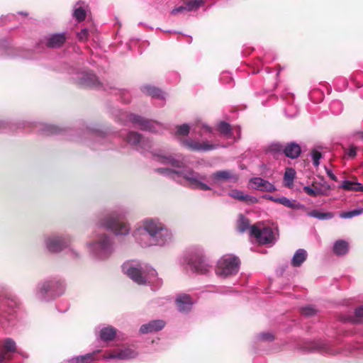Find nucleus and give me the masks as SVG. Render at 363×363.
I'll return each mask as SVG.
<instances>
[{"instance_id":"1","label":"nucleus","mask_w":363,"mask_h":363,"mask_svg":"<svg viewBox=\"0 0 363 363\" xmlns=\"http://www.w3.org/2000/svg\"><path fill=\"white\" fill-rule=\"evenodd\" d=\"M135 242L143 248L165 247L174 240L172 231L159 218H146L133 231Z\"/></svg>"},{"instance_id":"2","label":"nucleus","mask_w":363,"mask_h":363,"mask_svg":"<svg viewBox=\"0 0 363 363\" xmlns=\"http://www.w3.org/2000/svg\"><path fill=\"white\" fill-rule=\"evenodd\" d=\"M123 272L139 285L150 284L153 289L160 288L162 280L157 277L156 270L146 264L137 261H128L122 265Z\"/></svg>"},{"instance_id":"3","label":"nucleus","mask_w":363,"mask_h":363,"mask_svg":"<svg viewBox=\"0 0 363 363\" xmlns=\"http://www.w3.org/2000/svg\"><path fill=\"white\" fill-rule=\"evenodd\" d=\"M89 256L96 261L108 259L114 252V241L108 234L94 233L91 240L86 242Z\"/></svg>"},{"instance_id":"4","label":"nucleus","mask_w":363,"mask_h":363,"mask_svg":"<svg viewBox=\"0 0 363 363\" xmlns=\"http://www.w3.org/2000/svg\"><path fill=\"white\" fill-rule=\"evenodd\" d=\"M127 215L124 208L112 211L107 215L99 218L97 225L111 231L116 236H125L130 232V224L123 220Z\"/></svg>"},{"instance_id":"5","label":"nucleus","mask_w":363,"mask_h":363,"mask_svg":"<svg viewBox=\"0 0 363 363\" xmlns=\"http://www.w3.org/2000/svg\"><path fill=\"white\" fill-rule=\"evenodd\" d=\"M155 171L160 174L174 179L177 177H182L188 182L189 186L193 189L203 191L211 189V187L203 182V181L206 179V176L205 174H201L191 169H185L182 171H178L170 168L161 167L156 169Z\"/></svg>"},{"instance_id":"6","label":"nucleus","mask_w":363,"mask_h":363,"mask_svg":"<svg viewBox=\"0 0 363 363\" xmlns=\"http://www.w3.org/2000/svg\"><path fill=\"white\" fill-rule=\"evenodd\" d=\"M65 290V284L62 280L52 278L40 282L35 289L37 298L48 301L61 296Z\"/></svg>"},{"instance_id":"7","label":"nucleus","mask_w":363,"mask_h":363,"mask_svg":"<svg viewBox=\"0 0 363 363\" xmlns=\"http://www.w3.org/2000/svg\"><path fill=\"white\" fill-rule=\"evenodd\" d=\"M119 120L123 121L125 125L128 123H133L142 130H147L156 133L162 130V125L155 121H150L143 118L140 116L129 113L125 111L121 113Z\"/></svg>"},{"instance_id":"8","label":"nucleus","mask_w":363,"mask_h":363,"mask_svg":"<svg viewBox=\"0 0 363 363\" xmlns=\"http://www.w3.org/2000/svg\"><path fill=\"white\" fill-rule=\"evenodd\" d=\"M240 259L233 255H225L217 262L216 273L222 278H227L237 274L240 268Z\"/></svg>"},{"instance_id":"9","label":"nucleus","mask_w":363,"mask_h":363,"mask_svg":"<svg viewBox=\"0 0 363 363\" xmlns=\"http://www.w3.org/2000/svg\"><path fill=\"white\" fill-rule=\"evenodd\" d=\"M183 264H187L190 269L199 274L208 272L209 265L206 259L203 251L201 249L191 251L183 258Z\"/></svg>"},{"instance_id":"10","label":"nucleus","mask_w":363,"mask_h":363,"mask_svg":"<svg viewBox=\"0 0 363 363\" xmlns=\"http://www.w3.org/2000/svg\"><path fill=\"white\" fill-rule=\"evenodd\" d=\"M72 238L69 235H48L44 237V244L50 252H60L71 244Z\"/></svg>"},{"instance_id":"11","label":"nucleus","mask_w":363,"mask_h":363,"mask_svg":"<svg viewBox=\"0 0 363 363\" xmlns=\"http://www.w3.org/2000/svg\"><path fill=\"white\" fill-rule=\"evenodd\" d=\"M250 234L263 245L274 244L278 238L277 229L272 227H264L260 229L253 225L250 228Z\"/></svg>"},{"instance_id":"12","label":"nucleus","mask_w":363,"mask_h":363,"mask_svg":"<svg viewBox=\"0 0 363 363\" xmlns=\"http://www.w3.org/2000/svg\"><path fill=\"white\" fill-rule=\"evenodd\" d=\"M152 154L154 160L160 163L169 164L175 168H181L184 164V157L182 155L172 154L165 150H157Z\"/></svg>"},{"instance_id":"13","label":"nucleus","mask_w":363,"mask_h":363,"mask_svg":"<svg viewBox=\"0 0 363 363\" xmlns=\"http://www.w3.org/2000/svg\"><path fill=\"white\" fill-rule=\"evenodd\" d=\"M125 140L133 148L142 153L150 151L152 147V142L149 139L135 132H129Z\"/></svg>"},{"instance_id":"14","label":"nucleus","mask_w":363,"mask_h":363,"mask_svg":"<svg viewBox=\"0 0 363 363\" xmlns=\"http://www.w3.org/2000/svg\"><path fill=\"white\" fill-rule=\"evenodd\" d=\"M180 143L183 147L195 152H208L218 147V145L211 144L208 140L200 142L192 138L182 140Z\"/></svg>"},{"instance_id":"15","label":"nucleus","mask_w":363,"mask_h":363,"mask_svg":"<svg viewBox=\"0 0 363 363\" xmlns=\"http://www.w3.org/2000/svg\"><path fill=\"white\" fill-rule=\"evenodd\" d=\"M77 82L84 86L97 87L100 82L96 76L92 72H80L74 78Z\"/></svg>"},{"instance_id":"16","label":"nucleus","mask_w":363,"mask_h":363,"mask_svg":"<svg viewBox=\"0 0 363 363\" xmlns=\"http://www.w3.org/2000/svg\"><path fill=\"white\" fill-rule=\"evenodd\" d=\"M138 356V352L130 348V347H125L122 349H118L112 352H110L107 355L104 357L105 359H118L122 360L130 359L136 357Z\"/></svg>"},{"instance_id":"17","label":"nucleus","mask_w":363,"mask_h":363,"mask_svg":"<svg viewBox=\"0 0 363 363\" xmlns=\"http://www.w3.org/2000/svg\"><path fill=\"white\" fill-rule=\"evenodd\" d=\"M250 185L252 189L262 191L272 192L276 190V187L273 184L261 177L250 179Z\"/></svg>"},{"instance_id":"18","label":"nucleus","mask_w":363,"mask_h":363,"mask_svg":"<svg viewBox=\"0 0 363 363\" xmlns=\"http://www.w3.org/2000/svg\"><path fill=\"white\" fill-rule=\"evenodd\" d=\"M16 350V345L11 338H6L3 341L2 348L0 349V363H6L10 358L9 352H13Z\"/></svg>"},{"instance_id":"19","label":"nucleus","mask_w":363,"mask_h":363,"mask_svg":"<svg viewBox=\"0 0 363 363\" xmlns=\"http://www.w3.org/2000/svg\"><path fill=\"white\" fill-rule=\"evenodd\" d=\"M211 179L213 180V184H218L220 182L224 181L236 182L238 177L230 170H220L213 173L211 175Z\"/></svg>"},{"instance_id":"20","label":"nucleus","mask_w":363,"mask_h":363,"mask_svg":"<svg viewBox=\"0 0 363 363\" xmlns=\"http://www.w3.org/2000/svg\"><path fill=\"white\" fill-rule=\"evenodd\" d=\"M176 304L180 312L186 313L191 309L194 302L189 295L181 294L177 296Z\"/></svg>"},{"instance_id":"21","label":"nucleus","mask_w":363,"mask_h":363,"mask_svg":"<svg viewBox=\"0 0 363 363\" xmlns=\"http://www.w3.org/2000/svg\"><path fill=\"white\" fill-rule=\"evenodd\" d=\"M165 325V323L162 320H155L150 321L146 324L141 325L140 332L143 334H147L161 330Z\"/></svg>"},{"instance_id":"22","label":"nucleus","mask_w":363,"mask_h":363,"mask_svg":"<svg viewBox=\"0 0 363 363\" xmlns=\"http://www.w3.org/2000/svg\"><path fill=\"white\" fill-rule=\"evenodd\" d=\"M228 195L235 199L244 201L247 203H255L257 202V199L256 197L245 194L243 191L238 189H233Z\"/></svg>"},{"instance_id":"23","label":"nucleus","mask_w":363,"mask_h":363,"mask_svg":"<svg viewBox=\"0 0 363 363\" xmlns=\"http://www.w3.org/2000/svg\"><path fill=\"white\" fill-rule=\"evenodd\" d=\"M202 4V0H188L184 6H179L172 11V13L175 15L183 11H192L198 9Z\"/></svg>"},{"instance_id":"24","label":"nucleus","mask_w":363,"mask_h":363,"mask_svg":"<svg viewBox=\"0 0 363 363\" xmlns=\"http://www.w3.org/2000/svg\"><path fill=\"white\" fill-rule=\"evenodd\" d=\"M66 40L65 33H56L50 35L47 38L46 44L50 48H58L63 45Z\"/></svg>"},{"instance_id":"25","label":"nucleus","mask_w":363,"mask_h":363,"mask_svg":"<svg viewBox=\"0 0 363 363\" xmlns=\"http://www.w3.org/2000/svg\"><path fill=\"white\" fill-rule=\"evenodd\" d=\"M301 150L299 145L296 143H290L284 147V155L291 159L297 158L301 154Z\"/></svg>"},{"instance_id":"26","label":"nucleus","mask_w":363,"mask_h":363,"mask_svg":"<svg viewBox=\"0 0 363 363\" xmlns=\"http://www.w3.org/2000/svg\"><path fill=\"white\" fill-rule=\"evenodd\" d=\"M307 257L306 250L301 248L297 250L291 259V265L295 267H300L306 260Z\"/></svg>"},{"instance_id":"27","label":"nucleus","mask_w":363,"mask_h":363,"mask_svg":"<svg viewBox=\"0 0 363 363\" xmlns=\"http://www.w3.org/2000/svg\"><path fill=\"white\" fill-rule=\"evenodd\" d=\"M116 335V329L112 326L103 327L99 331L100 339L105 342L113 340Z\"/></svg>"},{"instance_id":"28","label":"nucleus","mask_w":363,"mask_h":363,"mask_svg":"<svg viewBox=\"0 0 363 363\" xmlns=\"http://www.w3.org/2000/svg\"><path fill=\"white\" fill-rule=\"evenodd\" d=\"M349 251V244L343 240H337L333 245V252L337 256L346 255Z\"/></svg>"},{"instance_id":"29","label":"nucleus","mask_w":363,"mask_h":363,"mask_svg":"<svg viewBox=\"0 0 363 363\" xmlns=\"http://www.w3.org/2000/svg\"><path fill=\"white\" fill-rule=\"evenodd\" d=\"M142 92L145 94L150 95L152 97L164 99V93L159 89L150 86V85H145L141 88Z\"/></svg>"},{"instance_id":"30","label":"nucleus","mask_w":363,"mask_h":363,"mask_svg":"<svg viewBox=\"0 0 363 363\" xmlns=\"http://www.w3.org/2000/svg\"><path fill=\"white\" fill-rule=\"evenodd\" d=\"M83 5L84 3L79 1L74 5V7L73 16L78 22L84 21L86 16V11Z\"/></svg>"},{"instance_id":"31","label":"nucleus","mask_w":363,"mask_h":363,"mask_svg":"<svg viewBox=\"0 0 363 363\" xmlns=\"http://www.w3.org/2000/svg\"><path fill=\"white\" fill-rule=\"evenodd\" d=\"M344 321L354 324L362 323L363 321V306L356 308L353 315L345 318Z\"/></svg>"},{"instance_id":"32","label":"nucleus","mask_w":363,"mask_h":363,"mask_svg":"<svg viewBox=\"0 0 363 363\" xmlns=\"http://www.w3.org/2000/svg\"><path fill=\"white\" fill-rule=\"evenodd\" d=\"M296 177V172L293 168H287L284 175V182L286 187L291 188L294 185V180Z\"/></svg>"},{"instance_id":"33","label":"nucleus","mask_w":363,"mask_h":363,"mask_svg":"<svg viewBox=\"0 0 363 363\" xmlns=\"http://www.w3.org/2000/svg\"><path fill=\"white\" fill-rule=\"evenodd\" d=\"M96 352L88 353L84 355H80L73 357L69 360V363H91L94 358V355Z\"/></svg>"},{"instance_id":"34","label":"nucleus","mask_w":363,"mask_h":363,"mask_svg":"<svg viewBox=\"0 0 363 363\" xmlns=\"http://www.w3.org/2000/svg\"><path fill=\"white\" fill-rule=\"evenodd\" d=\"M308 216L319 220H329L333 218L334 214L331 212L323 213L318 210H313L308 213Z\"/></svg>"},{"instance_id":"35","label":"nucleus","mask_w":363,"mask_h":363,"mask_svg":"<svg viewBox=\"0 0 363 363\" xmlns=\"http://www.w3.org/2000/svg\"><path fill=\"white\" fill-rule=\"evenodd\" d=\"M360 183L352 182L350 180H344L340 186V188L348 191H359Z\"/></svg>"},{"instance_id":"36","label":"nucleus","mask_w":363,"mask_h":363,"mask_svg":"<svg viewBox=\"0 0 363 363\" xmlns=\"http://www.w3.org/2000/svg\"><path fill=\"white\" fill-rule=\"evenodd\" d=\"M267 151L274 156H277L279 153L284 152V147L279 143H272L268 146Z\"/></svg>"},{"instance_id":"37","label":"nucleus","mask_w":363,"mask_h":363,"mask_svg":"<svg viewBox=\"0 0 363 363\" xmlns=\"http://www.w3.org/2000/svg\"><path fill=\"white\" fill-rule=\"evenodd\" d=\"M250 226L249 220L243 215H240L238 220V229L240 232H245Z\"/></svg>"},{"instance_id":"38","label":"nucleus","mask_w":363,"mask_h":363,"mask_svg":"<svg viewBox=\"0 0 363 363\" xmlns=\"http://www.w3.org/2000/svg\"><path fill=\"white\" fill-rule=\"evenodd\" d=\"M218 129L224 135L231 138L232 129L229 123L223 121L220 122L218 124Z\"/></svg>"},{"instance_id":"39","label":"nucleus","mask_w":363,"mask_h":363,"mask_svg":"<svg viewBox=\"0 0 363 363\" xmlns=\"http://www.w3.org/2000/svg\"><path fill=\"white\" fill-rule=\"evenodd\" d=\"M303 191L308 195L311 196H317L323 194V190L318 187L313 188L308 186H306L303 187Z\"/></svg>"},{"instance_id":"40","label":"nucleus","mask_w":363,"mask_h":363,"mask_svg":"<svg viewBox=\"0 0 363 363\" xmlns=\"http://www.w3.org/2000/svg\"><path fill=\"white\" fill-rule=\"evenodd\" d=\"M190 126L186 124H182L177 126L176 135L186 136L189 133Z\"/></svg>"},{"instance_id":"41","label":"nucleus","mask_w":363,"mask_h":363,"mask_svg":"<svg viewBox=\"0 0 363 363\" xmlns=\"http://www.w3.org/2000/svg\"><path fill=\"white\" fill-rule=\"evenodd\" d=\"M330 109L334 114H339L342 111V105L340 101H334L330 104Z\"/></svg>"},{"instance_id":"42","label":"nucleus","mask_w":363,"mask_h":363,"mask_svg":"<svg viewBox=\"0 0 363 363\" xmlns=\"http://www.w3.org/2000/svg\"><path fill=\"white\" fill-rule=\"evenodd\" d=\"M277 201H278V203H281V204L284 205V206H286L289 208H295L297 207L294 203L293 201H291V200H289V199H287L286 197H284V196L279 197V200H277Z\"/></svg>"},{"instance_id":"43","label":"nucleus","mask_w":363,"mask_h":363,"mask_svg":"<svg viewBox=\"0 0 363 363\" xmlns=\"http://www.w3.org/2000/svg\"><path fill=\"white\" fill-rule=\"evenodd\" d=\"M41 130L46 134H55L58 132V128L53 125H43Z\"/></svg>"},{"instance_id":"44","label":"nucleus","mask_w":363,"mask_h":363,"mask_svg":"<svg viewBox=\"0 0 363 363\" xmlns=\"http://www.w3.org/2000/svg\"><path fill=\"white\" fill-rule=\"evenodd\" d=\"M311 157H312L313 165L315 167H318L320 164L319 160L322 157L321 153L319 151L314 150L311 152Z\"/></svg>"},{"instance_id":"45","label":"nucleus","mask_w":363,"mask_h":363,"mask_svg":"<svg viewBox=\"0 0 363 363\" xmlns=\"http://www.w3.org/2000/svg\"><path fill=\"white\" fill-rule=\"evenodd\" d=\"M89 30L87 28H83L77 33V37L80 41H86L89 38Z\"/></svg>"},{"instance_id":"46","label":"nucleus","mask_w":363,"mask_h":363,"mask_svg":"<svg viewBox=\"0 0 363 363\" xmlns=\"http://www.w3.org/2000/svg\"><path fill=\"white\" fill-rule=\"evenodd\" d=\"M302 313L305 315L310 316L315 313V310L312 306H306L301 309Z\"/></svg>"},{"instance_id":"47","label":"nucleus","mask_w":363,"mask_h":363,"mask_svg":"<svg viewBox=\"0 0 363 363\" xmlns=\"http://www.w3.org/2000/svg\"><path fill=\"white\" fill-rule=\"evenodd\" d=\"M259 340L264 341H272L274 339L273 335L269 333H263L259 335Z\"/></svg>"},{"instance_id":"48","label":"nucleus","mask_w":363,"mask_h":363,"mask_svg":"<svg viewBox=\"0 0 363 363\" xmlns=\"http://www.w3.org/2000/svg\"><path fill=\"white\" fill-rule=\"evenodd\" d=\"M346 154L349 157L353 158L356 156L357 150L356 148L353 146H351L346 151Z\"/></svg>"},{"instance_id":"49","label":"nucleus","mask_w":363,"mask_h":363,"mask_svg":"<svg viewBox=\"0 0 363 363\" xmlns=\"http://www.w3.org/2000/svg\"><path fill=\"white\" fill-rule=\"evenodd\" d=\"M340 217L344 219L353 218L351 211L341 213Z\"/></svg>"},{"instance_id":"50","label":"nucleus","mask_w":363,"mask_h":363,"mask_svg":"<svg viewBox=\"0 0 363 363\" xmlns=\"http://www.w3.org/2000/svg\"><path fill=\"white\" fill-rule=\"evenodd\" d=\"M352 216H359L363 213V208H358L351 211Z\"/></svg>"},{"instance_id":"51","label":"nucleus","mask_w":363,"mask_h":363,"mask_svg":"<svg viewBox=\"0 0 363 363\" xmlns=\"http://www.w3.org/2000/svg\"><path fill=\"white\" fill-rule=\"evenodd\" d=\"M328 176L333 181H337V177L333 173L330 169H326Z\"/></svg>"},{"instance_id":"52","label":"nucleus","mask_w":363,"mask_h":363,"mask_svg":"<svg viewBox=\"0 0 363 363\" xmlns=\"http://www.w3.org/2000/svg\"><path fill=\"white\" fill-rule=\"evenodd\" d=\"M265 197L269 200H271L275 203H278L277 200H279V198H275L272 196H266Z\"/></svg>"},{"instance_id":"53","label":"nucleus","mask_w":363,"mask_h":363,"mask_svg":"<svg viewBox=\"0 0 363 363\" xmlns=\"http://www.w3.org/2000/svg\"><path fill=\"white\" fill-rule=\"evenodd\" d=\"M202 128H204L208 133L212 132V128L206 124H203Z\"/></svg>"},{"instance_id":"54","label":"nucleus","mask_w":363,"mask_h":363,"mask_svg":"<svg viewBox=\"0 0 363 363\" xmlns=\"http://www.w3.org/2000/svg\"><path fill=\"white\" fill-rule=\"evenodd\" d=\"M234 130L237 133L238 138H240V134H241V128H240V127H239V126L235 127L234 128Z\"/></svg>"},{"instance_id":"55","label":"nucleus","mask_w":363,"mask_h":363,"mask_svg":"<svg viewBox=\"0 0 363 363\" xmlns=\"http://www.w3.org/2000/svg\"><path fill=\"white\" fill-rule=\"evenodd\" d=\"M225 77L229 78V79L231 80V77H230V76H228V73H227V72H223V73L222 74V76H221V80H222V81H223V80H224V78H225Z\"/></svg>"},{"instance_id":"56","label":"nucleus","mask_w":363,"mask_h":363,"mask_svg":"<svg viewBox=\"0 0 363 363\" xmlns=\"http://www.w3.org/2000/svg\"><path fill=\"white\" fill-rule=\"evenodd\" d=\"M305 350H308V351H313V350H319L318 347H309V348H304Z\"/></svg>"},{"instance_id":"57","label":"nucleus","mask_w":363,"mask_h":363,"mask_svg":"<svg viewBox=\"0 0 363 363\" xmlns=\"http://www.w3.org/2000/svg\"><path fill=\"white\" fill-rule=\"evenodd\" d=\"M363 191V185L360 184L359 186V191Z\"/></svg>"},{"instance_id":"58","label":"nucleus","mask_w":363,"mask_h":363,"mask_svg":"<svg viewBox=\"0 0 363 363\" xmlns=\"http://www.w3.org/2000/svg\"><path fill=\"white\" fill-rule=\"evenodd\" d=\"M4 123L3 122H0V128H3V126L4 125Z\"/></svg>"},{"instance_id":"59","label":"nucleus","mask_w":363,"mask_h":363,"mask_svg":"<svg viewBox=\"0 0 363 363\" xmlns=\"http://www.w3.org/2000/svg\"><path fill=\"white\" fill-rule=\"evenodd\" d=\"M123 101H124V102H125V103H128V102L129 101V100H128V99H123Z\"/></svg>"}]
</instances>
